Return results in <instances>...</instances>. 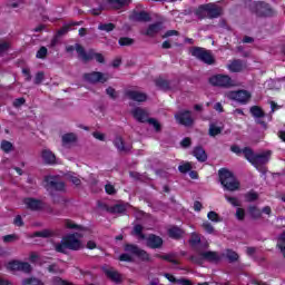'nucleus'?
I'll use <instances>...</instances> for the list:
<instances>
[{"mask_svg":"<svg viewBox=\"0 0 285 285\" xmlns=\"http://www.w3.org/2000/svg\"><path fill=\"white\" fill-rule=\"evenodd\" d=\"M114 146L117 148L118 153H125V155H128V153H130V150H132V145L126 146L124 138L120 136H117L114 139Z\"/></svg>","mask_w":285,"mask_h":285,"instance_id":"a211bd4d","label":"nucleus"},{"mask_svg":"<svg viewBox=\"0 0 285 285\" xmlns=\"http://www.w3.org/2000/svg\"><path fill=\"white\" fill-rule=\"evenodd\" d=\"M244 217H246V212L242 208H237L236 218L239 219V222H244Z\"/></svg>","mask_w":285,"mask_h":285,"instance_id":"0e129e2a","label":"nucleus"},{"mask_svg":"<svg viewBox=\"0 0 285 285\" xmlns=\"http://www.w3.org/2000/svg\"><path fill=\"white\" fill-rule=\"evenodd\" d=\"M161 30H164V24L161 22H156L149 24L146 32L142 35H145V37H157Z\"/></svg>","mask_w":285,"mask_h":285,"instance_id":"6ab92c4d","label":"nucleus"},{"mask_svg":"<svg viewBox=\"0 0 285 285\" xmlns=\"http://www.w3.org/2000/svg\"><path fill=\"white\" fill-rule=\"evenodd\" d=\"M1 149L3 150V153H12V150H14V146L8 140H2Z\"/></svg>","mask_w":285,"mask_h":285,"instance_id":"a18cd8bd","label":"nucleus"},{"mask_svg":"<svg viewBox=\"0 0 285 285\" xmlns=\"http://www.w3.org/2000/svg\"><path fill=\"white\" fill-rule=\"evenodd\" d=\"M226 257L230 264L239 259V255L237 254V252H234L232 249H227Z\"/></svg>","mask_w":285,"mask_h":285,"instance_id":"c03bdc74","label":"nucleus"},{"mask_svg":"<svg viewBox=\"0 0 285 285\" xmlns=\"http://www.w3.org/2000/svg\"><path fill=\"white\" fill-rule=\"evenodd\" d=\"M147 124H149V126H153L156 132H161V124L156 118H148Z\"/></svg>","mask_w":285,"mask_h":285,"instance_id":"79ce46f5","label":"nucleus"},{"mask_svg":"<svg viewBox=\"0 0 285 285\" xmlns=\"http://www.w3.org/2000/svg\"><path fill=\"white\" fill-rule=\"evenodd\" d=\"M271 155H272L271 150L256 155L254 158V163H252L253 166H256L257 168L258 166L266 165V163L271 160Z\"/></svg>","mask_w":285,"mask_h":285,"instance_id":"412c9836","label":"nucleus"},{"mask_svg":"<svg viewBox=\"0 0 285 285\" xmlns=\"http://www.w3.org/2000/svg\"><path fill=\"white\" fill-rule=\"evenodd\" d=\"M26 104V98H17L13 100V108H21Z\"/></svg>","mask_w":285,"mask_h":285,"instance_id":"69168bd1","label":"nucleus"},{"mask_svg":"<svg viewBox=\"0 0 285 285\" xmlns=\"http://www.w3.org/2000/svg\"><path fill=\"white\" fill-rule=\"evenodd\" d=\"M243 155L246 158L247 161H249L250 164H253L255 161V153L253 151V149H250L249 147H245L243 149Z\"/></svg>","mask_w":285,"mask_h":285,"instance_id":"e433bc0d","label":"nucleus"},{"mask_svg":"<svg viewBox=\"0 0 285 285\" xmlns=\"http://www.w3.org/2000/svg\"><path fill=\"white\" fill-rule=\"evenodd\" d=\"M125 97H127L131 101H137L138 104H144V101H148V95L146 92L135 89L125 90Z\"/></svg>","mask_w":285,"mask_h":285,"instance_id":"4468645a","label":"nucleus"},{"mask_svg":"<svg viewBox=\"0 0 285 285\" xmlns=\"http://www.w3.org/2000/svg\"><path fill=\"white\" fill-rule=\"evenodd\" d=\"M207 19H219L224 16V8L217 6L216 3H206Z\"/></svg>","mask_w":285,"mask_h":285,"instance_id":"2eb2a0df","label":"nucleus"},{"mask_svg":"<svg viewBox=\"0 0 285 285\" xmlns=\"http://www.w3.org/2000/svg\"><path fill=\"white\" fill-rule=\"evenodd\" d=\"M193 155L200 163L208 160V155L206 154V150H204V147L202 146L195 147L193 150Z\"/></svg>","mask_w":285,"mask_h":285,"instance_id":"b1692460","label":"nucleus"},{"mask_svg":"<svg viewBox=\"0 0 285 285\" xmlns=\"http://www.w3.org/2000/svg\"><path fill=\"white\" fill-rule=\"evenodd\" d=\"M129 19L130 21H137L139 23H148V21H153L150 13L146 11H132Z\"/></svg>","mask_w":285,"mask_h":285,"instance_id":"f3484780","label":"nucleus"},{"mask_svg":"<svg viewBox=\"0 0 285 285\" xmlns=\"http://www.w3.org/2000/svg\"><path fill=\"white\" fill-rule=\"evenodd\" d=\"M76 52L78 55V59H80L82 63H88V61H92V59H95L98 63H106V58L104 55L96 52L95 49H89L86 52L83 46L76 43Z\"/></svg>","mask_w":285,"mask_h":285,"instance_id":"20e7f679","label":"nucleus"},{"mask_svg":"<svg viewBox=\"0 0 285 285\" xmlns=\"http://www.w3.org/2000/svg\"><path fill=\"white\" fill-rule=\"evenodd\" d=\"M147 246L148 248H161L164 246V239L155 234H150L147 237Z\"/></svg>","mask_w":285,"mask_h":285,"instance_id":"aec40b11","label":"nucleus"},{"mask_svg":"<svg viewBox=\"0 0 285 285\" xmlns=\"http://www.w3.org/2000/svg\"><path fill=\"white\" fill-rule=\"evenodd\" d=\"M131 115L139 124H148V111L141 107H136L131 110Z\"/></svg>","mask_w":285,"mask_h":285,"instance_id":"dca6fc26","label":"nucleus"},{"mask_svg":"<svg viewBox=\"0 0 285 285\" xmlns=\"http://www.w3.org/2000/svg\"><path fill=\"white\" fill-rule=\"evenodd\" d=\"M200 257L205 259V262H210V263H217L219 262L220 257L217 252H202Z\"/></svg>","mask_w":285,"mask_h":285,"instance_id":"393cba45","label":"nucleus"},{"mask_svg":"<svg viewBox=\"0 0 285 285\" xmlns=\"http://www.w3.org/2000/svg\"><path fill=\"white\" fill-rule=\"evenodd\" d=\"M175 119L180 124V126H186L187 128H190V126L195 124L193 112L190 110L178 111L175 115Z\"/></svg>","mask_w":285,"mask_h":285,"instance_id":"f8f14e48","label":"nucleus"},{"mask_svg":"<svg viewBox=\"0 0 285 285\" xmlns=\"http://www.w3.org/2000/svg\"><path fill=\"white\" fill-rule=\"evenodd\" d=\"M105 275L115 282L116 284H121V274L115 269H105Z\"/></svg>","mask_w":285,"mask_h":285,"instance_id":"a878e982","label":"nucleus"},{"mask_svg":"<svg viewBox=\"0 0 285 285\" xmlns=\"http://www.w3.org/2000/svg\"><path fill=\"white\" fill-rule=\"evenodd\" d=\"M209 83L216 88H233L235 80L228 75H215L209 78Z\"/></svg>","mask_w":285,"mask_h":285,"instance_id":"423d86ee","label":"nucleus"},{"mask_svg":"<svg viewBox=\"0 0 285 285\" xmlns=\"http://www.w3.org/2000/svg\"><path fill=\"white\" fill-rule=\"evenodd\" d=\"M249 215H252L253 219H259V217H262V210L255 206H252L249 207Z\"/></svg>","mask_w":285,"mask_h":285,"instance_id":"09e8293b","label":"nucleus"},{"mask_svg":"<svg viewBox=\"0 0 285 285\" xmlns=\"http://www.w3.org/2000/svg\"><path fill=\"white\" fill-rule=\"evenodd\" d=\"M47 271L48 273H53L55 275H61V273H63V269H60L57 263L49 265Z\"/></svg>","mask_w":285,"mask_h":285,"instance_id":"49530a36","label":"nucleus"},{"mask_svg":"<svg viewBox=\"0 0 285 285\" xmlns=\"http://www.w3.org/2000/svg\"><path fill=\"white\" fill-rule=\"evenodd\" d=\"M207 4H200L195 11L194 14L197 17V19H207L208 18V11H207Z\"/></svg>","mask_w":285,"mask_h":285,"instance_id":"2f4dec72","label":"nucleus"},{"mask_svg":"<svg viewBox=\"0 0 285 285\" xmlns=\"http://www.w3.org/2000/svg\"><path fill=\"white\" fill-rule=\"evenodd\" d=\"M189 244L191 246H197V244H202V237H199L196 233H193L189 239Z\"/></svg>","mask_w":285,"mask_h":285,"instance_id":"864d4df0","label":"nucleus"},{"mask_svg":"<svg viewBox=\"0 0 285 285\" xmlns=\"http://www.w3.org/2000/svg\"><path fill=\"white\" fill-rule=\"evenodd\" d=\"M168 235L169 237H171V239H181L184 232L181 230V228L174 226L168 229Z\"/></svg>","mask_w":285,"mask_h":285,"instance_id":"f704fd0d","label":"nucleus"},{"mask_svg":"<svg viewBox=\"0 0 285 285\" xmlns=\"http://www.w3.org/2000/svg\"><path fill=\"white\" fill-rule=\"evenodd\" d=\"M2 242H4V244H12L14 242H19V235L17 234H9L2 237Z\"/></svg>","mask_w":285,"mask_h":285,"instance_id":"37998d69","label":"nucleus"},{"mask_svg":"<svg viewBox=\"0 0 285 285\" xmlns=\"http://www.w3.org/2000/svg\"><path fill=\"white\" fill-rule=\"evenodd\" d=\"M42 159L49 166L57 164V156L50 149L42 150Z\"/></svg>","mask_w":285,"mask_h":285,"instance_id":"5701e85b","label":"nucleus"},{"mask_svg":"<svg viewBox=\"0 0 285 285\" xmlns=\"http://www.w3.org/2000/svg\"><path fill=\"white\" fill-rule=\"evenodd\" d=\"M276 246L285 257V230L278 236Z\"/></svg>","mask_w":285,"mask_h":285,"instance_id":"4c0bfd02","label":"nucleus"},{"mask_svg":"<svg viewBox=\"0 0 285 285\" xmlns=\"http://www.w3.org/2000/svg\"><path fill=\"white\" fill-rule=\"evenodd\" d=\"M225 97L227 99H230L232 101H237L238 104H242V106H246L248 101H250V92L247 90H236V91H228L225 94Z\"/></svg>","mask_w":285,"mask_h":285,"instance_id":"6e6552de","label":"nucleus"},{"mask_svg":"<svg viewBox=\"0 0 285 285\" xmlns=\"http://www.w3.org/2000/svg\"><path fill=\"white\" fill-rule=\"evenodd\" d=\"M249 112L252 117H254L255 122L258 124V126H262V128H268V125L266 121H264V117H266V112H264V109L259 106H252L249 109Z\"/></svg>","mask_w":285,"mask_h":285,"instance_id":"ddd939ff","label":"nucleus"},{"mask_svg":"<svg viewBox=\"0 0 285 285\" xmlns=\"http://www.w3.org/2000/svg\"><path fill=\"white\" fill-rule=\"evenodd\" d=\"M37 59H46L48 57V48L41 47L37 53H36Z\"/></svg>","mask_w":285,"mask_h":285,"instance_id":"5fc2aeb1","label":"nucleus"},{"mask_svg":"<svg viewBox=\"0 0 285 285\" xmlns=\"http://www.w3.org/2000/svg\"><path fill=\"white\" fill-rule=\"evenodd\" d=\"M207 217H208V219H209L210 222H215V223L222 222V219L219 218V214H218L217 212H209V213L207 214Z\"/></svg>","mask_w":285,"mask_h":285,"instance_id":"4d7b16f0","label":"nucleus"},{"mask_svg":"<svg viewBox=\"0 0 285 285\" xmlns=\"http://www.w3.org/2000/svg\"><path fill=\"white\" fill-rule=\"evenodd\" d=\"M202 227L204 228V230H206V233H208L209 235H213V233H215V227H213V224L205 222L203 223Z\"/></svg>","mask_w":285,"mask_h":285,"instance_id":"13d9d810","label":"nucleus"},{"mask_svg":"<svg viewBox=\"0 0 285 285\" xmlns=\"http://www.w3.org/2000/svg\"><path fill=\"white\" fill-rule=\"evenodd\" d=\"M125 252L130 253V255H135L136 257H138V259H141V262L150 261V254H148V252L139 248V246H137L135 244H126Z\"/></svg>","mask_w":285,"mask_h":285,"instance_id":"1a4fd4ad","label":"nucleus"},{"mask_svg":"<svg viewBox=\"0 0 285 285\" xmlns=\"http://www.w3.org/2000/svg\"><path fill=\"white\" fill-rule=\"evenodd\" d=\"M225 199H227V202L229 204H232V206H235V207L242 206V204H239V199H237V197H230L228 195H225Z\"/></svg>","mask_w":285,"mask_h":285,"instance_id":"052dcab7","label":"nucleus"},{"mask_svg":"<svg viewBox=\"0 0 285 285\" xmlns=\"http://www.w3.org/2000/svg\"><path fill=\"white\" fill-rule=\"evenodd\" d=\"M131 0H110V3H117L118 8H124L127 3H130Z\"/></svg>","mask_w":285,"mask_h":285,"instance_id":"774afa93","label":"nucleus"},{"mask_svg":"<svg viewBox=\"0 0 285 285\" xmlns=\"http://www.w3.org/2000/svg\"><path fill=\"white\" fill-rule=\"evenodd\" d=\"M43 186L53 199V204H68V198L57 196V193H66V183L61 180L59 175H48L43 178Z\"/></svg>","mask_w":285,"mask_h":285,"instance_id":"f257e3e1","label":"nucleus"},{"mask_svg":"<svg viewBox=\"0 0 285 285\" xmlns=\"http://www.w3.org/2000/svg\"><path fill=\"white\" fill-rule=\"evenodd\" d=\"M189 262H193V264L202 266V264H204V257L202 256V254H199V256L193 255L189 257Z\"/></svg>","mask_w":285,"mask_h":285,"instance_id":"6e6d98bb","label":"nucleus"},{"mask_svg":"<svg viewBox=\"0 0 285 285\" xmlns=\"http://www.w3.org/2000/svg\"><path fill=\"white\" fill-rule=\"evenodd\" d=\"M82 79L87 81V83H106V81H108V75L101 71H92L83 73Z\"/></svg>","mask_w":285,"mask_h":285,"instance_id":"9d476101","label":"nucleus"},{"mask_svg":"<svg viewBox=\"0 0 285 285\" xmlns=\"http://www.w3.org/2000/svg\"><path fill=\"white\" fill-rule=\"evenodd\" d=\"M218 177L224 190H228L229 193H235V190H239V180H237L233 171L226 168H220L218 170Z\"/></svg>","mask_w":285,"mask_h":285,"instance_id":"7ed1b4c3","label":"nucleus"},{"mask_svg":"<svg viewBox=\"0 0 285 285\" xmlns=\"http://www.w3.org/2000/svg\"><path fill=\"white\" fill-rule=\"evenodd\" d=\"M258 197L257 193H248L245 195L246 202H257Z\"/></svg>","mask_w":285,"mask_h":285,"instance_id":"680f3d73","label":"nucleus"},{"mask_svg":"<svg viewBox=\"0 0 285 285\" xmlns=\"http://www.w3.org/2000/svg\"><path fill=\"white\" fill-rule=\"evenodd\" d=\"M119 262H129V263H132L134 259H132V256H130V254H121L119 256Z\"/></svg>","mask_w":285,"mask_h":285,"instance_id":"338daca9","label":"nucleus"},{"mask_svg":"<svg viewBox=\"0 0 285 285\" xmlns=\"http://www.w3.org/2000/svg\"><path fill=\"white\" fill-rule=\"evenodd\" d=\"M116 28L117 26L112 22L98 24V30H101L102 32H112Z\"/></svg>","mask_w":285,"mask_h":285,"instance_id":"a19ab883","label":"nucleus"},{"mask_svg":"<svg viewBox=\"0 0 285 285\" xmlns=\"http://www.w3.org/2000/svg\"><path fill=\"white\" fill-rule=\"evenodd\" d=\"M178 170H179V173H184V174L190 173V170H193V166L190 165V163H186L184 165H180L178 167Z\"/></svg>","mask_w":285,"mask_h":285,"instance_id":"bf43d9fd","label":"nucleus"},{"mask_svg":"<svg viewBox=\"0 0 285 285\" xmlns=\"http://www.w3.org/2000/svg\"><path fill=\"white\" fill-rule=\"evenodd\" d=\"M105 190L107 195H117V189H115V186H112L111 184H107L105 186Z\"/></svg>","mask_w":285,"mask_h":285,"instance_id":"e2e57ef3","label":"nucleus"},{"mask_svg":"<svg viewBox=\"0 0 285 285\" xmlns=\"http://www.w3.org/2000/svg\"><path fill=\"white\" fill-rule=\"evenodd\" d=\"M119 46H132L135 43V39L122 37L118 40Z\"/></svg>","mask_w":285,"mask_h":285,"instance_id":"8fccbe9b","label":"nucleus"},{"mask_svg":"<svg viewBox=\"0 0 285 285\" xmlns=\"http://www.w3.org/2000/svg\"><path fill=\"white\" fill-rule=\"evenodd\" d=\"M189 52L191 57H195V59H198V61H202L207 66H215V56H213V52L210 50L202 47H193Z\"/></svg>","mask_w":285,"mask_h":285,"instance_id":"39448f33","label":"nucleus"},{"mask_svg":"<svg viewBox=\"0 0 285 285\" xmlns=\"http://www.w3.org/2000/svg\"><path fill=\"white\" fill-rule=\"evenodd\" d=\"M23 204L29 210H41L43 203L37 198H24Z\"/></svg>","mask_w":285,"mask_h":285,"instance_id":"4be33fe9","label":"nucleus"},{"mask_svg":"<svg viewBox=\"0 0 285 285\" xmlns=\"http://www.w3.org/2000/svg\"><path fill=\"white\" fill-rule=\"evenodd\" d=\"M227 68L230 72H242L244 70V62L242 60H234Z\"/></svg>","mask_w":285,"mask_h":285,"instance_id":"c756f323","label":"nucleus"},{"mask_svg":"<svg viewBox=\"0 0 285 285\" xmlns=\"http://www.w3.org/2000/svg\"><path fill=\"white\" fill-rule=\"evenodd\" d=\"M81 23H83V21H71L67 24H65L60 30H58L57 32V37H63V35H68V32L70 31V28H72V26H81Z\"/></svg>","mask_w":285,"mask_h":285,"instance_id":"cd10ccee","label":"nucleus"},{"mask_svg":"<svg viewBox=\"0 0 285 285\" xmlns=\"http://www.w3.org/2000/svg\"><path fill=\"white\" fill-rule=\"evenodd\" d=\"M77 237H81V235H79V233L69 234L65 236L61 239V242L55 243L53 248L56 253H61L62 255H67L68 250H81V248H83V245Z\"/></svg>","mask_w":285,"mask_h":285,"instance_id":"f03ea898","label":"nucleus"},{"mask_svg":"<svg viewBox=\"0 0 285 285\" xmlns=\"http://www.w3.org/2000/svg\"><path fill=\"white\" fill-rule=\"evenodd\" d=\"M75 141H77V135H75L73 132L65 134L62 136L63 146H68V144H75Z\"/></svg>","mask_w":285,"mask_h":285,"instance_id":"c9c22d12","label":"nucleus"},{"mask_svg":"<svg viewBox=\"0 0 285 285\" xmlns=\"http://www.w3.org/2000/svg\"><path fill=\"white\" fill-rule=\"evenodd\" d=\"M155 257H157L158 259H164L165 262H169L170 264H179V261L177 259V254L175 253H169L166 255H161V254H156Z\"/></svg>","mask_w":285,"mask_h":285,"instance_id":"bb28decb","label":"nucleus"},{"mask_svg":"<svg viewBox=\"0 0 285 285\" xmlns=\"http://www.w3.org/2000/svg\"><path fill=\"white\" fill-rule=\"evenodd\" d=\"M33 237H42V238H48V237H55V232L51 229H43L40 232H35Z\"/></svg>","mask_w":285,"mask_h":285,"instance_id":"58836bf2","label":"nucleus"},{"mask_svg":"<svg viewBox=\"0 0 285 285\" xmlns=\"http://www.w3.org/2000/svg\"><path fill=\"white\" fill-rule=\"evenodd\" d=\"M217 135H222V127L215 126V124L209 125V136L217 137Z\"/></svg>","mask_w":285,"mask_h":285,"instance_id":"de8ad7c7","label":"nucleus"},{"mask_svg":"<svg viewBox=\"0 0 285 285\" xmlns=\"http://www.w3.org/2000/svg\"><path fill=\"white\" fill-rule=\"evenodd\" d=\"M106 95H108V97H110V99H118L119 94L117 92V90L112 87H108L106 89Z\"/></svg>","mask_w":285,"mask_h":285,"instance_id":"3c124183","label":"nucleus"},{"mask_svg":"<svg viewBox=\"0 0 285 285\" xmlns=\"http://www.w3.org/2000/svg\"><path fill=\"white\" fill-rule=\"evenodd\" d=\"M107 213L111 215H124L126 213V205H114L111 207H107Z\"/></svg>","mask_w":285,"mask_h":285,"instance_id":"7c9ffc66","label":"nucleus"},{"mask_svg":"<svg viewBox=\"0 0 285 285\" xmlns=\"http://www.w3.org/2000/svg\"><path fill=\"white\" fill-rule=\"evenodd\" d=\"M131 235L134 237H138V239H146V234H144V226L139 224L134 226Z\"/></svg>","mask_w":285,"mask_h":285,"instance_id":"72a5a7b5","label":"nucleus"},{"mask_svg":"<svg viewBox=\"0 0 285 285\" xmlns=\"http://www.w3.org/2000/svg\"><path fill=\"white\" fill-rule=\"evenodd\" d=\"M21 285H46V283L39 277L31 276L23 278Z\"/></svg>","mask_w":285,"mask_h":285,"instance_id":"473e14b6","label":"nucleus"},{"mask_svg":"<svg viewBox=\"0 0 285 285\" xmlns=\"http://www.w3.org/2000/svg\"><path fill=\"white\" fill-rule=\"evenodd\" d=\"M249 8L256 17H273V9L264 1L254 2Z\"/></svg>","mask_w":285,"mask_h":285,"instance_id":"0eeeda50","label":"nucleus"},{"mask_svg":"<svg viewBox=\"0 0 285 285\" xmlns=\"http://www.w3.org/2000/svg\"><path fill=\"white\" fill-rule=\"evenodd\" d=\"M155 85L157 86V88H159L160 90H165V91H168V90H171V87H170V81L159 77L155 80Z\"/></svg>","mask_w":285,"mask_h":285,"instance_id":"c85d7f7f","label":"nucleus"},{"mask_svg":"<svg viewBox=\"0 0 285 285\" xmlns=\"http://www.w3.org/2000/svg\"><path fill=\"white\" fill-rule=\"evenodd\" d=\"M65 226L69 229H73V230H88V228L81 226V225H77L75 224V222L67 219L65 220Z\"/></svg>","mask_w":285,"mask_h":285,"instance_id":"ea45409f","label":"nucleus"},{"mask_svg":"<svg viewBox=\"0 0 285 285\" xmlns=\"http://www.w3.org/2000/svg\"><path fill=\"white\" fill-rule=\"evenodd\" d=\"M7 268L9 271H18L20 273L30 274L32 273V265L28 262L11 261L8 263Z\"/></svg>","mask_w":285,"mask_h":285,"instance_id":"9b49d317","label":"nucleus"},{"mask_svg":"<svg viewBox=\"0 0 285 285\" xmlns=\"http://www.w3.org/2000/svg\"><path fill=\"white\" fill-rule=\"evenodd\" d=\"M43 79H46V73H43V71H39V72L36 73L33 83H35L36 86H39V85H41V82L43 81Z\"/></svg>","mask_w":285,"mask_h":285,"instance_id":"603ef678","label":"nucleus"}]
</instances>
